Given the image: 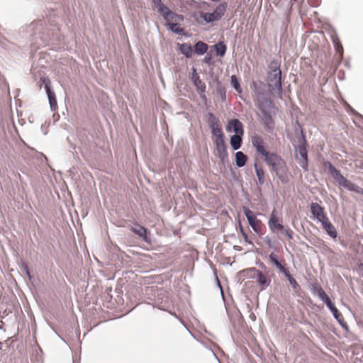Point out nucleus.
<instances>
[{
	"mask_svg": "<svg viewBox=\"0 0 363 363\" xmlns=\"http://www.w3.org/2000/svg\"><path fill=\"white\" fill-rule=\"evenodd\" d=\"M261 157L264 158L267 164L271 167L272 170L276 172L282 183L289 182L288 169L286 162L279 155L267 150L266 153L262 154Z\"/></svg>",
	"mask_w": 363,
	"mask_h": 363,
	"instance_id": "obj_1",
	"label": "nucleus"
},
{
	"mask_svg": "<svg viewBox=\"0 0 363 363\" xmlns=\"http://www.w3.org/2000/svg\"><path fill=\"white\" fill-rule=\"evenodd\" d=\"M323 166L328 170V172L337 182L340 186L346 188L349 191H354L356 193H359L363 195V189L358 186L355 184L348 180L346 177H345L341 174L340 171L336 169L330 162H325L323 163Z\"/></svg>",
	"mask_w": 363,
	"mask_h": 363,
	"instance_id": "obj_2",
	"label": "nucleus"
},
{
	"mask_svg": "<svg viewBox=\"0 0 363 363\" xmlns=\"http://www.w3.org/2000/svg\"><path fill=\"white\" fill-rule=\"evenodd\" d=\"M241 274L247 279H256L260 291L265 290L271 283V279L255 267L244 269Z\"/></svg>",
	"mask_w": 363,
	"mask_h": 363,
	"instance_id": "obj_3",
	"label": "nucleus"
},
{
	"mask_svg": "<svg viewBox=\"0 0 363 363\" xmlns=\"http://www.w3.org/2000/svg\"><path fill=\"white\" fill-rule=\"evenodd\" d=\"M228 4L226 2L220 3L212 13L201 12L200 17L206 23L220 20L226 11Z\"/></svg>",
	"mask_w": 363,
	"mask_h": 363,
	"instance_id": "obj_4",
	"label": "nucleus"
},
{
	"mask_svg": "<svg viewBox=\"0 0 363 363\" xmlns=\"http://www.w3.org/2000/svg\"><path fill=\"white\" fill-rule=\"evenodd\" d=\"M244 213L253 230L259 235H263L264 225L261 220L258 219L255 213L247 208H244Z\"/></svg>",
	"mask_w": 363,
	"mask_h": 363,
	"instance_id": "obj_5",
	"label": "nucleus"
},
{
	"mask_svg": "<svg viewBox=\"0 0 363 363\" xmlns=\"http://www.w3.org/2000/svg\"><path fill=\"white\" fill-rule=\"evenodd\" d=\"M40 82L44 84L49 104L52 111H55L57 109V102L55 96V94L51 89V82L48 77H41Z\"/></svg>",
	"mask_w": 363,
	"mask_h": 363,
	"instance_id": "obj_6",
	"label": "nucleus"
},
{
	"mask_svg": "<svg viewBox=\"0 0 363 363\" xmlns=\"http://www.w3.org/2000/svg\"><path fill=\"white\" fill-rule=\"evenodd\" d=\"M268 225L271 231L274 233L284 229V226L282 224V218L279 216L276 209H274L271 213L270 218L268 220Z\"/></svg>",
	"mask_w": 363,
	"mask_h": 363,
	"instance_id": "obj_7",
	"label": "nucleus"
},
{
	"mask_svg": "<svg viewBox=\"0 0 363 363\" xmlns=\"http://www.w3.org/2000/svg\"><path fill=\"white\" fill-rule=\"evenodd\" d=\"M153 4L157 11L164 17L165 20H175L177 16L167 8L162 2V0H152Z\"/></svg>",
	"mask_w": 363,
	"mask_h": 363,
	"instance_id": "obj_8",
	"label": "nucleus"
},
{
	"mask_svg": "<svg viewBox=\"0 0 363 363\" xmlns=\"http://www.w3.org/2000/svg\"><path fill=\"white\" fill-rule=\"evenodd\" d=\"M213 142L216 146V155L224 162L228 157V152L224 138H216Z\"/></svg>",
	"mask_w": 363,
	"mask_h": 363,
	"instance_id": "obj_9",
	"label": "nucleus"
},
{
	"mask_svg": "<svg viewBox=\"0 0 363 363\" xmlns=\"http://www.w3.org/2000/svg\"><path fill=\"white\" fill-rule=\"evenodd\" d=\"M311 212L318 221L322 222L328 218L323 207L320 206L318 203H312L311 204Z\"/></svg>",
	"mask_w": 363,
	"mask_h": 363,
	"instance_id": "obj_10",
	"label": "nucleus"
},
{
	"mask_svg": "<svg viewBox=\"0 0 363 363\" xmlns=\"http://www.w3.org/2000/svg\"><path fill=\"white\" fill-rule=\"evenodd\" d=\"M281 70H273V72H270L269 82L270 85L273 86L274 89L281 91Z\"/></svg>",
	"mask_w": 363,
	"mask_h": 363,
	"instance_id": "obj_11",
	"label": "nucleus"
},
{
	"mask_svg": "<svg viewBox=\"0 0 363 363\" xmlns=\"http://www.w3.org/2000/svg\"><path fill=\"white\" fill-rule=\"evenodd\" d=\"M270 262L276 267L279 271L284 274H286L289 270L285 267L286 263L284 259L279 260L278 255L274 252H272L269 255Z\"/></svg>",
	"mask_w": 363,
	"mask_h": 363,
	"instance_id": "obj_12",
	"label": "nucleus"
},
{
	"mask_svg": "<svg viewBox=\"0 0 363 363\" xmlns=\"http://www.w3.org/2000/svg\"><path fill=\"white\" fill-rule=\"evenodd\" d=\"M252 143L255 147L257 152L261 156L262 154L266 153L267 149L264 146V143L260 136L255 135L252 138Z\"/></svg>",
	"mask_w": 363,
	"mask_h": 363,
	"instance_id": "obj_13",
	"label": "nucleus"
},
{
	"mask_svg": "<svg viewBox=\"0 0 363 363\" xmlns=\"http://www.w3.org/2000/svg\"><path fill=\"white\" fill-rule=\"evenodd\" d=\"M177 18L175 20H165L167 21V25L169 26V29L176 33H181L182 32V29L180 28L178 21L183 20V16L181 15H178L175 13Z\"/></svg>",
	"mask_w": 363,
	"mask_h": 363,
	"instance_id": "obj_14",
	"label": "nucleus"
},
{
	"mask_svg": "<svg viewBox=\"0 0 363 363\" xmlns=\"http://www.w3.org/2000/svg\"><path fill=\"white\" fill-rule=\"evenodd\" d=\"M298 153L301 157L299 161L300 166L305 170H308V154L306 147L304 144L298 146Z\"/></svg>",
	"mask_w": 363,
	"mask_h": 363,
	"instance_id": "obj_15",
	"label": "nucleus"
},
{
	"mask_svg": "<svg viewBox=\"0 0 363 363\" xmlns=\"http://www.w3.org/2000/svg\"><path fill=\"white\" fill-rule=\"evenodd\" d=\"M228 128H233L235 135H243L242 124L238 119H232L229 121Z\"/></svg>",
	"mask_w": 363,
	"mask_h": 363,
	"instance_id": "obj_16",
	"label": "nucleus"
},
{
	"mask_svg": "<svg viewBox=\"0 0 363 363\" xmlns=\"http://www.w3.org/2000/svg\"><path fill=\"white\" fill-rule=\"evenodd\" d=\"M212 140H214L216 138H224L225 135L222 130L220 124L218 122L212 123L211 125Z\"/></svg>",
	"mask_w": 363,
	"mask_h": 363,
	"instance_id": "obj_17",
	"label": "nucleus"
},
{
	"mask_svg": "<svg viewBox=\"0 0 363 363\" xmlns=\"http://www.w3.org/2000/svg\"><path fill=\"white\" fill-rule=\"evenodd\" d=\"M322 223L323 228L327 232V233L333 238H335L337 237V231L334 225L330 223L328 218L326 220L320 222Z\"/></svg>",
	"mask_w": 363,
	"mask_h": 363,
	"instance_id": "obj_18",
	"label": "nucleus"
},
{
	"mask_svg": "<svg viewBox=\"0 0 363 363\" xmlns=\"http://www.w3.org/2000/svg\"><path fill=\"white\" fill-rule=\"evenodd\" d=\"M194 86H196V91L199 94L200 97L203 100L206 101V96L205 94L206 92V84L202 82L201 79H196V81L193 82Z\"/></svg>",
	"mask_w": 363,
	"mask_h": 363,
	"instance_id": "obj_19",
	"label": "nucleus"
},
{
	"mask_svg": "<svg viewBox=\"0 0 363 363\" xmlns=\"http://www.w3.org/2000/svg\"><path fill=\"white\" fill-rule=\"evenodd\" d=\"M242 135H233L230 138V145L233 150H236L241 147Z\"/></svg>",
	"mask_w": 363,
	"mask_h": 363,
	"instance_id": "obj_20",
	"label": "nucleus"
},
{
	"mask_svg": "<svg viewBox=\"0 0 363 363\" xmlns=\"http://www.w3.org/2000/svg\"><path fill=\"white\" fill-rule=\"evenodd\" d=\"M247 160V157L242 152H238L235 154L236 165L239 167H243Z\"/></svg>",
	"mask_w": 363,
	"mask_h": 363,
	"instance_id": "obj_21",
	"label": "nucleus"
},
{
	"mask_svg": "<svg viewBox=\"0 0 363 363\" xmlns=\"http://www.w3.org/2000/svg\"><path fill=\"white\" fill-rule=\"evenodd\" d=\"M132 231L136 235L143 238L145 241H147V229L145 227L140 225H136L135 227L132 228Z\"/></svg>",
	"mask_w": 363,
	"mask_h": 363,
	"instance_id": "obj_22",
	"label": "nucleus"
},
{
	"mask_svg": "<svg viewBox=\"0 0 363 363\" xmlns=\"http://www.w3.org/2000/svg\"><path fill=\"white\" fill-rule=\"evenodd\" d=\"M179 50L182 54L186 57L189 58L192 57L193 50L192 48L189 44L182 43L179 45Z\"/></svg>",
	"mask_w": 363,
	"mask_h": 363,
	"instance_id": "obj_23",
	"label": "nucleus"
},
{
	"mask_svg": "<svg viewBox=\"0 0 363 363\" xmlns=\"http://www.w3.org/2000/svg\"><path fill=\"white\" fill-rule=\"evenodd\" d=\"M255 168L256 174L258 178V182L259 184H263L264 182V171L263 168L259 166L257 164H255Z\"/></svg>",
	"mask_w": 363,
	"mask_h": 363,
	"instance_id": "obj_24",
	"label": "nucleus"
},
{
	"mask_svg": "<svg viewBox=\"0 0 363 363\" xmlns=\"http://www.w3.org/2000/svg\"><path fill=\"white\" fill-rule=\"evenodd\" d=\"M208 50V45L206 43L199 41L195 45V52L199 55H203Z\"/></svg>",
	"mask_w": 363,
	"mask_h": 363,
	"instance_id": "obj_25",
	"label": "nucleus"
},
{
	"mask_svg": "<svg viewBox=\"0 0 363 363\" xmlns=\"http://www.w3.org/2000/svg\"><path fill=\"white\" fill-rule=\"evenodd\" d=\"M215 50L217 55L223 56L226 52V45L223 42H220L215 45Z\"/></svg>",
	"mask_w": 363,
	"mask_h": 363,
	"instance_id": "obj_26",
	"label": "nucleus"
},
{
	"mask_svg": "<svg viewBox=\"0 0 363 363\" xmlns=\"http://www.w3.org/2000/svg\"><path fill=\"white\" fill-rule=\"evenodd\" d=\"M284 276L288 279L290 284L292 286L294 289H296L298 287H299L298 284L294 278L291 275L289 271H288L286 274H284Z\"/></svg>",
	"mask_w": 363,
	"mask_h": 363,
	"instance_id": "obj_27",
	"label": "nucleus"
},
{
	"mask_svg": "<svg viewBox=\"0 0 363 363\" xmlns=\"http://www.w3.org/2000/svg\"><path fill=\"white\" fill-rule=\"evenodd\" d=\"M231 84L235 88V89L238 92H242V89L240 87V83L237 79V77L235 75L231 76L230 78Z\"/></svg>",
	"mask_w": 363,
	"mask_h": 363,
	"instance_id": "obj_28",
	"label": "nucleus"
},
{
	"mask_svg": "<svg viewBox=\"0 0 363 363\" xmlns=\"http://www.w3.org/2000/svg\"><path fill=\"white\" fill-rule=\"evenodd\" d=\"M331 312L333 313L334 317L338 320V322L343 325L344 318L342 314L339 312L336 307L332 308Z\"/></svg>",
	"mask_w": 363,
	"mask_h": 363,
	"instance_id": "obj_29",
	"label": "nucleus"
},
{
	"mask_svg": "<svg viewBox=\"0 0 363 363\" xmlns=\"http://www.w3.org/2000/svg\"><path fill=\"white\" fill-rule=\"evenodd\" d=\"M317 294H318V297L322 301H325V299H327V297L328 296L326 294V293L325 292V291L321 287H319L317 289Z\"/></svg>",
	"mask_w": 363,
	"mask_h": 363,
	"instance_id": "obj_30",
	"label": "nucleus"
},
{
	"mask_svg": "<svg viewBox=\"0 0 363 363\" xmlns=\"http://www.w3.org/2000/svg\"><path fill=\"white\" fill-rule=\"evenodd\" d=\"M279 67H280V64L277 60L272 61L269 65V68H270L272 72H273V70H280Z\"/></svg>",
	"mask_w": 363,
	"mask_h": 363,
	"instance_id": "obj_31",
	"label": "nucleus"
},
{
	"mask_svg": "<svg viewBox=\"0 0 363 363\" xmlns=\"http://www.w3.org/2000/svg\"><path fill=\"white\" fill-rule=\"evenodd\" d=\"M283 230H284L285 235L287 237L289 240L293 239L294 232L292 230H291L289 228H284Z\"/></svg>",
	"mask_w": 363,
	"mask_h": 363,
	"instance_id": "obj_32",
	"label": "nucleus"
},
{
	"mask_svg": "<svg viewBox=\"0 0 363 363\" xmlns=\"http://www.w3.org/2000/svg\"><path fill=\"white\" fill-rule=\"evenodd\" d=\"M323 301L326 303L327 306L330 308V311L332 310V308H334L335 307V305L332 303L329 296H328L327 299H325V301Z\"/></svg>",
	"mask_w": 363,
	"mask_h": 363,
	"instance_id": "obj_33",
	"label": "nucleus"
},
{
	"mask_svg": "<svg viewBox=\"0 0 363 363\" xmlns=\"http://www.w3.org/2000/svg\"><path fill=\"white\" fill-rule=\"evenodd\" d=\"M323 301L326 303L327 306L330 308V311L332 310V308H334L335 307V305L332 303L329 296H328L327 299H325V301Z\"/></svg>",
	"mask_w": 363,
	"mask_h": 363,
	"instance_id": "obj_34",
	"label": "nucleus"
},
{
	"mask_svg": "<svg viewBox=\"0 0 363 363\" xmlns=\"http://www.w3.org/2000/svg\"><path fill=\"white\" fill-rule=\"evenodd\" d=\"M196 79H200L199 75L197 74L196 69H193L192 76H191V80L192 82H195Z\"/></svg>",
	"mask_w": 363,
	"mask_h": 363,
	"instance_id": "obj_35",
	"label": "nucleus"
},
{
	"mask_svg": "<svg viewBox=\"0 0 363 363\" xmlns=\"http://www.w3.org/2000/svg\"><path fill=\"white\" fill-rule=\"evenodd\" d=\"M242 236L243 240H245V242H247V243H249L250 245H253L252 242L249 240L248 235H247V234L246 233H243Z\"/></svg>",
	"mask_w": 363,
	"mask_h": 363,
	"instance_id": "obj_36",
	"label": "nucleus"
},
{
	"mask_svg": "<svg viewBox=\"0 0 363 363\" xmlns=\"http://www.w3.org/2000/svg\"><path fill=\"white\" fill-rule=\"evenodd\" d=\"M335 45L336 49L337 50V51H339V50H338V49H339V47L340 48V49H341V50H342V47L341 45L340 46V45H339V44H338V43H337V42H335Z\"/></svg>",
	"mask_w": 363,
	"mask_h": 363,
	"instance_id": "obj_37",
	"label": "nucleus"
},
{
	"mask_svg": "<svg viewBox=\"0 0 363 363\" xmlns=\"http://www.w3.org/2000/svg\"><path fill=\"white\" fill-rule=\"evenodd\" d=\"M240 230L241 235H242L243 233H245L241 225H240Z\"/></svg>",
	"mask_w": 363,
	"mask_h": 363,
	"instance_id": "obj_38",
	"label": "nucleus"
},
{
	"mask_svg": "<svg viewBox=\"0 0 363 363\" xmlns=\"http://www.w3.org/2000/svg\"><path fill=\"white\" fill-rule=\"evenodd\" d=\"M359 268H361L363 270V264L362 263L359 264Z\"/></svg>",
	"mask_w": 363,
	"mask_h": 363,
	"instance_id": "obj_39",
	"label": "nucleus"
}]
</instances>
